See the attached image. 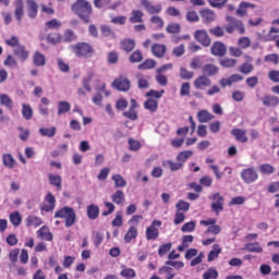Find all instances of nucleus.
<instances>
[{
  "mask_svg": "<svg viewBox=\"0 0 279 279\" xmlns=\"http://www.w3.org/2000/svg\"><path fill=\"white\" fill-rule=\"evenodd\" d=\"M226 21L227 23H229L227 24V26H225L227 34L232 35L235 31H238L240 35L245 34V26L243 25L241 20L234 16H227Z\"/></svg>",
  "mask_w": 279,
  "mask_h": 279,
  "instance_id": "20e7f679",
  "label": "nucleus"
},
{
  "mask_svg": "<svg viewBox=\"0 0 279 279\" xmlns=\"http://www.w3.org/2000/svg\"><path fill=\"white\" fill-rule=\"evenodd\" d=\"M259 171L262 174H271L274 172H276V168H274L269 163H263L259 166Z\"/></svg>",
  "mask_w": 279,
  "mask_h": 279,
  "instance_id": "4d7b16f0",
  "label": "nucleus"
},
{
  "mask_svg": "<svg viewBox=\"0 0 279 279\" xmlns=\"http://www.w3.org/2000/svg\"><path fill=\"white\" fill-rule=\"evenodd\" d=\"M45 31L48 29H60L61 27V22H59L58 20L53 19L50 20L49 22L45 23Z\"/></svg>",
  "mask_w": 279,
  "mask_h": 279,
  "instance_id": "052dcab7",
  "label": "nucleus"
},
{
  "mask_svg": "<svg viewBox=\"0 0 279 279\" xmlns=\"http://www.w3.org/2000/svg\"><path fill=\"white\" fill-rule=\"evenodd\" d=\"M43 225V220L40 217L37 216H28L25 218V226L26 228H39Z\"/></svg>",
  "mask_w": 279,
  "mask_h": 279,
  "instance_id": "cd10ccee",
  "label": "nucleus"
},
{
  "mask_svg": "<svg viewBox=\"0 0 279 279\" xmlns=\"http://www.w3.org/2000/svg\"><path fill=\"white\" fill-rule=\"evenodd\" d=\"M262 102L267 108H276L279 105V97L266 95L263 96Z\"/></svg>",
  "mask_w": 279,
  "mask_h": 279,
  "instance_id": "393cba45",
  "label": "nucleus"
},
{
  "mask_svg": "<svg viewBox=\"0 0 279 279\" xmlns=\"http://www.w3.org/2000/svg\"><path fill=\"white\" fill-rule=\"evenodd\" d=\"M104 241V235L100 232H95L93 234V244L96 246V248H99Z\"/></svg>",
  "mask_w": 279,
  "mask_h": 279,
  "instance_id": "338daca9",
  "label": "nucleus"
},
{
  "mask_svg": "<svg viewBox=\"0 0 279 279\" xmlns=\"http://www.w3.org/2000/svg\"><path fill=\"white\" fill-rule=\"evenodd\" d=\"M219 277L218 271L216 270V268L211 267L208 268L205 274H203V279H217Z\"/></svg>",
  "mask_w": 279,
  "mask_h": 279,
  "instance_id": "6e6d98bb",
  "label": "nucleus"
},
{
  "mask_svg": "<svg viewBox=\"0 0 279 279\" xmlns=\"http://www.w3.org/2000/svg\"><path fill=\"white\" fill-rule=\"evenodd\" d=\"M179 95H181V97H191V83H182L181 89L179 90Z\"/></svg>",
  "mask_w": 279,
  "mask_h": 279,
  "instance_id": "3c124183",
  "label": "nucleus"
},
{
  "mask_svg": "<svg viewBox=\"0 0 279 279\" xmlns=\"http://www.w3.org/2000/svg\"><path fill=\"white\" fill-rule=\"evenodd\" d=\"M100 31H101V35L105 37V38H111V39H114L116 38V34L112 29V27L108 26V25H102L100 27Z\"/></svg>",
  "mask_w": 279,
  "mask_h": 279,
  "instance_id": "c03bdc74",
  "label": "nucleus"
},
{
  "mask_svg": "<svg viewBox=\"0 0 279 279\" xmlns=\"http://www.w3.org/2000/svg\"><path fill=\"white\" fill-rule=\"evenodd\" d=\"M175 208H177V213H180V211L187 213L189 208H191V205L185 201H178Z\"/></svg>",
  "mask_w": 279,
  "mask_h": 279,
  "instance_id": "e2e57ef3",
  "label": "nucleus"
},
{
  "mask_svg": "<svg viewBox=\"0 0 279 279\" xmlns=\"http://www.w3.org/2000/svg\"><path fill=\"white\" fill-rule=\"evenodd\" d=\"M129 21L132 24L144 23V12L141 10H133L132 12H130Z\"/></svg>",
  "mask_w": 279,
  "mask_h": 279,
  "instance_id": "a878e982",
  "label": "nucleus"
},
{
  "mask_svg": "<svg viewBox=\"0 0 279 279\" xmlns=\"http://www.w3.org/2000/svg\"><path fill=\"white\" fill-rule=\"evenodd\" d=\"M161 225V220H153L151 225L148 226L146 229L147 241L156 240L158 239V236H160V231L158 230V228H160Z\"/></svg>",
  "mask_w": 279,
  "mask_h": 279,
  "instance_id": "0eeeda50",
  "label": "nucleus"
},
{
  "mask_svg": "<svg viewBox=\"0 0 279 279\" xmlns=\"http://www.w3.org/2000/svg\"><path fill=\"white\" fill-rule=\"evenodd\" d=\"M179 76L183 80H193L194 72L186 70V68L179 69Z\"/></svg>",
  "mask_w": 279,
  "mask_h": 279,
  "instance_id": "680f3d73",
  "label": "nucleus"
},
{
  "mask_svg": "<svg viewBox=\"0 0 279 279\" xmlns=\"http://www.w3.org/2000/svg\"><path fill=\"white\" fill-rule=\"evenodd\" d=\"M231 135L235 138L236 142L246 144L248 142L247 131L242 129H232Z\"/></svg>",
  "mask_w": 279,
  "mask_h": 279,
  "instance_id": "a211bd4d",
  "label": "nucleus"
},
{
  "mask_svg": "<svg viewBox=\"0 0 279 279\" xmlns=\"http://www.w3.org/2000/svg\"><path fill=\"white\" fill-rule=\"evenodd\" d=\"M247 61L242 65H239L238 71L243 75H248L254 71V65L252 64L253 58L251 56L244 57Z\"/></svg>",
  "mask_w": 279,
  "mask_h": 279,
  "instance_id": "2eb2a0df",
  "label": "nucleus"
},
{
  "mask_svg": "<svg viewBox=\"0 0 279 279\" xmlns=\"http://www.w3.org/2000/svg\"><path fill=\"white\" fill-rule=\"evenodd\" d=\"M111 202L117 205H124L125 203V194L123 190H117L113 195H111Z\"/></svg>",
  "mask_w": 279,
  "mask_h": 279,
  "instance_id": "2f4dec72",
  "label": "nucleus"
},
{
  "mask_svg": "<svg viewBox=\"0 0 279 279\" xmlns=\"http://www.w3.org/2000/svg\"><path fill=\"white\" fill-rule=\"evenodd\" d=\"M3 64H4V66H7L9 69H16L19 65L16 58L12 54L7 56Z\"/></svg>",
  "mask_w": 279,
  "mask_h": 279,
  "instance_id": "79ce46f5",
  "label": "nucleus"
},
{
  "mask_svg": "<svg viewBox=\"0 0 279 279\" xmlns=\"http://www.w3.org/2000/svg\"><path fill=\"white\" fill-rule=\"evenodd\" d=\"M194 39L198 41L203 47H209L211 45V39L208 32L205 29H198L194 32Z\"/></svg>",
  "mask_w": 279,
  "mask_h": 279,
  "instance_id": "9d476101",
  "label": "nucleus"
},
{
  "mask_svg": "<svg viewBox=\"0 0 279 279\" xmlns=\"http://www.w3.org/2000/svg\"><path fill=\"white\" fill-rule=\"evenodd\" d=\"M202 73L207 77H213L219 73V68L213 63H206L202 66Z\"/></svg>",
  "mask_w": 279,
  "mask_h": 279,
  "instance_id": "412c9836",
  "label": "nucleus"
},
{
  "mask_svg": "<svg viewBox=\"0 0 279 279\" xmlns=\"http://www.w3.org/2000/svg\"><path fill=\"white\" fill-rule=\"evenodd\" d=\"M138 236V230L137 227L130 226L129 230L126 231V234H124L123 240L124 243H132L134 239H137Z\"/></svg>",
  "mask_w": 279,
  "mask_h": 279,
  "instance_id": "bb28decb",
  "label": "nucleus"
},
{
  "mask_svg": "<svg viewBox=\"0 0 279 279\" xmlns=\"http://www.w3.org/2000/svg\"><path fill=\"white\" fill-rule=\"evenodd\" d=\"M87 219L96 220L99 218L100 208L95 204L87 205L86 207Z\"/></svg>",
  "mask_w": 279,
  "mask_h": 279,
  "instance_id": "5701e85b",
  "label": "nucleus"
},
{
  "mask_svg": "<svg viewBox=\"0 0 279 279\" xmlns=\"http://www.w3.org/2000/svg\"><path fill=\"white\" fill-rule=\"evenodd\" d=\"M71 111V104L69 101L62 100L58 104L57 116H62Z\"/></svg>",
  "mask_w": 279,
  "mask_h": 279,
  "instance_id": "f704fd0d",
  "label": "nucleus"
},
{
  "mask_svg": "<svg viewBox=\"0 0 279 279\" xmlns=\"http://www.w3.org/2000/svg\"><path fill=\"white\" fill-rule=\"evenodd\" d=\"M141 5L145 8L150 15L160 14L162 11L161 4H153L149 0H141Z\"/></svg>",
  "mask_w": 279,
  "mask_h": 279,
  "instance_id": "ddd939ff",
  "label": "nucleus"
},
{
  "mask_svg": "<svg viewBox=\"0 0 279 279\" xmlns=\"http://www.w3.org/2000/svg\"><path fill=\"white\" fill-rule=\"evenodd\" d=\"M193 86L195 90H206L211 86V80L209 76L199 75L194 80Z\"/></svg>",
  "mask_w": 279,
  "mask_h": 279,
  "instance_id": "1a4fd4ad",
  "label": "nucleus"
},
{
  "mask_svg": "<svg viewBox=\"0 0 279 279\" xmlns=\"http://www.w3.org/2000/svg\"><path fill=\"white\" fill-rule=\"evenodd\" d=\"M72 12L88 24L93 13L92 4L86 0H77L72 4Z\"/></svg>",
  "mask_w": 279,
  "mask_h": 279,
  "instance_id": "f03ea898",
  "label": "nucleus"
},
{
  "mask_svg": "<svg viewBox=\"0 0 279 279\" xmlns=\"http://www.w3.org/2000/svg\"><path fill=\"white\" fill-rule=\"evenodd\" d=\"M47 40L50 45H59L62 40V37L59 33H50L47 36Z\"/></svg>",
  "mask_w": 279,
  "mask_h": 279,
  "instance_id": "603ef678",
  "label": "nucleus"
},
{
  "mask_svg": "<svg viewBox=\"0 0 279 279\" xmlns=\"http://www.w3.org/2000/svg\"><path fill=\"white\" fill-rule=\"evenodd\" d=\"M208 33H210L213 36L217 38H220L225 35V29L221 26H215L208 29Z\"/></svg>",
  "mask_w": 279,
  "mask_h": 279,
  "instance_id": "69168bd1",
  "label": "nucleus"
},
{
  "mask_svg": "<svg viewBox=\"0 0 279 279\" xmlns=\"http://www.w3.org/2000/svg\"><path fill=\"white\" fill-rule=\"evenodd\" d=\"M257 8V5H255L254 3H251V2H241L239 3V7L235 11V15L238 17H245L247 15V10L248 9H255Z\"/></svg>",
  "mask_w": 279,
  "mask_h": 279,
  "instance_id": "f3484780",
  "label": "nucleus"
},
{
  "mask_svg": "<svg viewBox=\"0 0 279 279\" xmlns=\"http://www.w3.org/2000/svg\"><path fill=\"white\" fill-rule=\"evenodd\" d=\"M221 252L222 250L219 247V244H214L213 251H210V253L207 255V262L211 263L213 260L217 259Z\"/></svg>",
  "mask_w": 279,
  "mask_h": 279,
  "instance_id": "c9c22d12",
  "label": "nucleus"
},
{
  "mask_svg": "<svg viewBox=\"0 0 279 279\" xmlns=\"http://www.w3.org/2000/svg\"><path fill=\"white\" fill-rule=\"evenodd\" d=\"M13 54L15 56V58L23 62H26L29 58V51L27 50V48H25V46H19L14 48Z\"/></svg>",
  "mask_w": 279,
  "mask_h": 279,
  "instance_id": "aec40b11",
  "label": "nucleus"
},
{
  "mask_svg": "<svg viewBox=\"0 0 279 279\" xmlns=\"http://www.w3.org/2000/svg\"><path fill=\"white\" fill-rule=\"evenodd\" d=\"M276 34H279V28L275 27V26H271V28H269V32H268V34L265 37L266 41H274V40H276L278 38V36H279V35H276Z\"/></svg>",
  "mask_w": 279,
  "mask_h": 279,
  "instance_id": "5fc2aeb1",
  "label": "nucleus"
},
{
  "mask_svg": "<svg viewBox=\"0 0 279 279\" xmlns=\"http://www.w3.org/2000/svg\"><path fill=\"white\" fill-rule=\"evenodd\" d=\"M157 65L154 59H147L138 65V70H153Z\"/></svg>",
  "mask_w": 279,
  "mask_h": 279,
  "instance_id": "a18cd8bd",
  "label": "nucleus"
},
{
  "mask_svg": "<svg viewBox=\"0 0 279 279\" xmlns=\"http://www.w3.org/2000/svg\"><path fill=\"white\" fill-rule=\"evenodd\" d=\"M45 202L48 203V204H44L40 209L41 211H45V213H51L53 211L54 207H56V198L54 196L52 195L51 192H49L47 194V196H45Z\"/></svg>",
  "mask_w": 279,
  "mask_h": 279,
  "instance_id": "dca6fc26",
  "label": "nucleus"
},
{
  "mask_svg": "<svg viewBox=\"0 0 279 279\" xmlns=\"http://www.w3.org/2000/svg\"><path fill=\"white\" fill-rule=\"evenodd\" d=\"M54 219H65V228H72L76 223V211L70 206H63L56 210Z\"/></svg>",
  "mask_w": 279,
  "mask_h": 279,
  "instance_id": "7ed1b4c3",
  "label": "nucleus"
},
{
  "mask_svg": "<svg viewBox=\"0 0 279 279\" xmlns=\"http://www.w3.org/2000/svg\"><path fill=\"white\" fill-rule=\"evenodd\" d=\"M196 117L198 118L199 123H208L213 119H215V116L211 114L209 111H206V110L199 111Z\"/></svg>",
  "mask_w": 279,
  "mask_h": 279,
  "instance_id": "72a5a7b5",
  "label": "nucleus"
},
{
  "mask_svg": "<svg viewBox=\"0 0 279 279\" xmlns=\"http://www.w3.org/2000/svg\"><path fill=\"white\" fill-rule=\"evenodd\" d=\"M166 32L171 35H178L181 32V26L179 23H170L168 26H166Z\"/></svg>",
  "mask_w": 279,
  "mask_h": 279,
  "instance_id": "864d4df0",
  "label": "nucleus"
},
{
  "mask_svg": "<svg viewBox=\"0 0 279 279\" xmlns=\"http://www.w3.org/2000/svg\"><path fill=\"white\" fill-rule=\"evenodd\" d=\"M241 179L244 182V184H254L259 179V175L254 167H248L242 170Z\"/></svg>",
  "mask_w": 279,
  "mask_h": 279,
  "instance_id": "423d86ee",
  "label": "nucleus"
},
{
  "mask_svg": "<svg viewBox=\"0 0 279 279\" xmlns=\"http://www.w3.org/2000/svg\"><path fill=\"white\" fill-rule=\"evenodd\" d=\"M111 180L114 181L116 189H124L126 186V181L123 178V175H120V174L112 175Z\"/></svg>",
  "mask_w": 279,
  "mask_h": 279,
  "instance_id": "37998d69",
  "label": "nucleus"
},
{
  "mask_svg": "<svg viewBox=\"0 0 279 279\" xmlns=\"http://www.w3.org/2000/svg\"><path fill=\"white\" fill-rule=\"evenodd\" d=\"M111 86L118 92L128 93L131 90V81L126 76L120 75L116 77Z\"/></svg>",
  "mask_w": 279,
  "mask_h": 279,
  "instance_id": "39448f33",
  "label": "nucleus"
},
{
  "mask_svg": "<svg viewBox=\"0 0 279 279\" xmlns=\"http://www.w3.org/2000/svg\"><path fill=\"white\" fill-rule=\"evenodd\" d=\"M172 246H173V244L171 242L165 243V244H160L159 248H158V255L160 257L166 256L170 252V250H172Z\"/></svg>",
  "mask_w": 279,
  "mask_h": 279,
  "instance_id": "09e8293b",
  "label": "nucleus"
},
{
  "mask_svg": "<svg viewBox=\"0 0 279 279\" xmlns=\"http://www.w3.org/2000/svg\"><path fill=\"white\" fill-rule=\"evenodd\" d=\"M244 250L248 253L262 254L264 252L263 246H260L259 242L247 243L244 245Z\"/></svg>",
  "mask_w": 279,
  "mask_h": 279,
  "instance_id": "473e14b6",
  "label": "nucleus"
},
{
  "mask_svg": "<svg viewBox=\"0 0 279 279\" xmlns=\"http://www.w3.org/2000/svg\"><path fill=\"white\" fill-rule=\"evenodd\" d=\"M36 234L38 239L45 240L47 242H51L53 240V234L49 230L48 226H43L41 228H39Z\"/></svg>",
  "mask_w": 279,
  "mask_h": 279,
  "instance_id": "4be33fe9",
  "label": "nucleus"
},
{
  "mask_svg": "<svg viewBox=\"0 0 279 279\" xmlns=\"http://www.w3.org/2000/svg\"><path fill=\"white\" fill-rule=\"evenodd\" d=\"M26 8L27 14L29 19L35 20L39 10V5L34 0H26Z\"/></svg>",
  "mask_w": 279,
  "mask_h": 279,
  "instance_id": "b1692460",
  "label": "nucleus"
},
{
  "mask_svg": "<svg viewBox=\"0 0 279 279\" xmlns=\"http://www.w3.org/2000/svg\"><path fill=\"white\" fill-rule=\"evenodd\" d=\"M150 51L154 58L161 60L167 54V46L163 44L156 43L151 45Z\"/></svg>",
  "mask_w": 279,
  "mask_h": 279,
  "instance_id": "f8f14e48",
  "label": "nucleus"
},
{
  "mask_svg": "<svg viewBox=\"0 0 279 279\" xmlns=\"http://www.w3.org/2000/svg\"><path fill=\"white\" fill-rule=\"evenodd\" d=\"M39 134L44 137H49L52 138L56 135V126H51L50 129L48 128H41L39 129Z\"/></svg>",
  "mask_w": 279,
  "mask_h": 279,
  "instance_id": "8fccbe9b",
  "label": "nucleus"
},
{
  "mask_svg": "<svg viewBox=\"0 0 279 279\" xmlns=\"http://www.w3.org/2000/svg\"><path fill=\"white\" fill-rule=\"evenodd\" d=\"M193 156V150H182L177 155V161L185 165L189 158Z\"/></svg>",
  "mask_w": 279,
  "mask_h": 279,
  "instance_id": "e433bc0d",
  "label": "nucleus"
},
{
  "mask_svg": "<svg viewBox=\"0 0 279 279\" xmlns=\"http://www.w3.org/2000/svg\"><path fill=\"white\" fill-rule=\"evenodd\" d=\"M70 51L80 59H90L95 56V47L86 41H78L69 46Z\"/></svg>",
  "mask_w": 279,
  "mask_h": 279,
  "instance_id": "f257e3e1",
  "label": "nucleus"
},
{
  "mask_svg": "<svg viewBox=\"0 0 279 279\" xmlns=\"http://www.w3.org/2000/svg\"><path fill=\"white\" fill-rule=\"evenodd\" d=\"M62 40L63 43H72L77 40V36L74 31L66 29L65 32H63Z\"/></svg>",
  "mask_w": 279,
  "mask_h": 279,
  "instance_id": "a19ab883",
  "label": "nucleus"
},
{
  "mask_svg": "<svg viewBox=\"0 0 279 279\" xmlns=\"http://www.w3.org/2000/svg\"><path fill=\"white\" fill-rule=\"evenodd\" d=\"M21 114H23V118L25 120L29 121L34 117V110L29 105L23 104V109L21 110Z\"/></svg>",
  "mask_w": 279,
  "mask_h": 279,
  "instance_id": "ea45409f",
  "label": "nucleus"
},
{
  "mask_svg": "<svg viewBox=\"0 0 279 279\" xmlns=\"http://www.w3.org/2000/svg\"><path fill=\"white\" fill-rule=\"evenodd\" d=\"M120 275L122 278L133 279L136 278V270H133L132 268H123Z\"/></svg>",
  "mask_w": 279,
  "mask_h": 279,
  "instance_id": "13d9d810",
  "label": "nucleus"
},
{
  "mask_svg": "<svg viewBox=\"0 0 279 279\" xmlns=\"http://www.w3.org/2000/svg\"><path fill=\"white\" fill-rule=\"evenodd\" d=\"M0 105H4L9 110H12L14 106V101L10 98L9 95L1 94L0 95Z\"/></svg>",
  "mask_w": 279,
  "mask_h": 279,
  "instance_id": "49530a36",
  "label": "nucleus"
},
{
  "mask_svg": "<svg viewBox=\"0 0 279 279\" xmlns=\"http://www.w3.org/2000/svg\"><path fill=\"white\" fill-rule=\"evenodd\" d=\"M121 49L128 53L132 52L133 49L136 47V41H134L133 39L126 38L123 39L121 43Z\"/></svg>",
  "mask_w": 279,
  "mask_h": 279,
  "instance_id": "7c9ffc66",
  "label": "nucleus"
},
{
  "mask_svg": "<svg viewBox=\"0 0 279 279\" xmlns=\"http://www.w3.org/2000/svg\"><path fill=\"white\" fill-rule=\"evenodd\" d=\"M47 63V59L45 54H43L40 51H35V54H33V64L36 66H45Z\"/></svg>",
  "mask_w": 279,
  "mask_h": 279,
  "instance_id": "c756f323",
  "label": "nucleus"
},
{
  "mask_svg": "<svg viewBox=\"0 0 279 279\" xmlns=\"http://www.w3.org/2000/svg\"><path fill=\"white\" fill-rule=\"evenodd\" d=\"M144 108L145 110H148L150 111L151 113H155L157 110H158V101L157 100H154V99H147L145 102H144Z\"/></svg>",
  "mask_w": 279,
  "mask_h": 279,
  "instance_id": "58836bf2",
  "label": "nucleus"
},
{
  "mask_svg": "<svg viewBox=\"0 0 279 279\" xmlns=\"http://www.w3.org/2000/svg\"><path fill=\"white\" fill-rule=\"evenodd\" d=\"M14 17L17 21L19 25L22 24V19L24 15V2L23 0H15L14 1Z\"/></svg>",
  "mask_w": 279,
  "mask_h": 279,
  "instance_id": "6ab92c4d",
  "label": "nucleus"
},
{
  "mask_svg": "<svg viewBox=\"0 0 279 279\" xmlns=\"http://www.w3.org/2000/svg\"><path fill=\"white\" fill-rule=\"evenodd\" d=\"M9 221H11V223L14 227H19L22 223V216L19 211H14L11 215H9Z\"/></svg>",
  "mask_w": 279,
  "mask_h": 279,
  "instance_id": "de8ad7c7",
  "label": "nucleus"
},
{
  "mask_svg": "<svg viewBox=\"0 0 279 279\" xmlns=\"http://www.w3.org/2000/svg\"><path fill=\"white\" fill-rule=\"evenodd\" d=\"M239 61L235 59H230V58H222L219 60L220 66L225 69H232L236 65Z\"/></svg>",
  "mask_w": 279,
  "mask_h": 279,
  "instance_id": "4c0bfd02",
  "label": "nucleus"
},
{
  "mask_svg": "<svg viewBox=\"0 0 279 279\" xmlns=\"http://www.w3.org/2000/svg\"><path fill=\"white\" fill-rule=\"evenodd\" d=\"M2 165L8 169H14L16 167V160L11 154L2 155Z\"/></svg>",
  "mask_w": 279,
  "mask_h": 279,
  "instance_id": "c85d7f7f",
  "label": "nucleus"
},
{
  "mask_svg": "<svg viewBox=\"0 0 279 279\" xmlns=\"http://www.w3.org/2000/svg\"><path fill=\"white\" fill-rule=\"evenodd\" d=\"M143 52H141L140 50H135L132 54H130L131 63H140L141 61H143Z\"/></svg>",
  "mask_w": 279,
  "mask_h": 279,
  "instance_id": "bf43d9fd",
  "label": "nucleus"
},
{
  "mask_svg": "<svg viewBox=\"0 0 279 279\" xmlns=\"http://www.w3.org/2000/svg\"><path fill=\"white\" fill-rule=\"evenodd\" d=\"M203 24L209 25L216 21V13L210 9H203L199 11Z\"/></svg>",
  "mask_w": 279,
  "mask_h": 279,
  "instance_id": "4468645a",
  "label": "nucleus"
},
{
  "mask_svg": "<svg viewBox=\"0 0 279 279\" xmlns=\"http://www.w3.org/2000/svg\"><path fill=\"white\" fill-rule=\"evenodd\" d=\"M211 56L225 57L227 56L228 48L222 41H215L210 48Z\"/></svg>",
  "mask_w": 279,
  "mask_h": 279,
  "instance_id": "9b49d317",
  "label": "nucleus"
},
{
  "mask_svg": "<svg viewBox=\"0 0 279 279\" xmlns=\"http://www.w3.org/2000/svg\"><path fill=\"white\" fill-rule=\"evenodd\" d=\"M5 45L11 48H19V46H23L16 36L5 39Z\"/></svg>",
  "mask_w": 279,
  "mask_h": 279,
  "instance_id": "0e129e2a",
  "label": "nucleus"
},
{
  "mask_svg": "<svg viewBox=\"0 0 279 279\" xmlns=\"http://www.w3.org/2000/svg\"><path fill=\"white\" fill-rule=\"evenodd\" d=\"M49 183L56 186L57 189H61V177L49 174Z\"/></svg>",
  "mask_w": 279,
  "mask_h": 279,
  "instance_id": "774afa93",
  "label": "nucleus"
},
{
  "mask_svg": "<svg viewBox=\"0 0 279 279\" xmlns=\"http://www.w3.org/2000/svg\"><path fill=\"white\" fill-rule=\"evenodd\" d=\"M210 199L213 201L211 211L218 216L223 211L225 198L221 194L216 193Z\"/></svg>",
  "mask_w": 279,
  "mask_h": 279,
  "instance_id": "6e6552de",
  "label": "nucleus"
}]
</instances>
